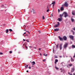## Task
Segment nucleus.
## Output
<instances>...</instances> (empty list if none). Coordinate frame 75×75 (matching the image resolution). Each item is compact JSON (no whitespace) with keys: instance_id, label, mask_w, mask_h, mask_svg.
Masks as SVG:
<instances>
[{"instance_id":"obj_1","label":"nucleus","mask_w":75,"mask_h":75,"mask_svg":"<svg viewBox=\"0 0 75 75\" xmlns=\"http://www.w3.org/2000/svg\"><path fill=\"white\" fill-rule=\"evenodd\" d=\"M63 14H64V17L65 18H67L68 16V13H67L66 12H64L63 13Z\"/></svg>"},{"instance_id":"obj_2","label":"nucleus","mask_w":75,"mask_h":75,"mask_svg":"<svg viewBox=\"0 0 75 75\" xmlns=\"http://www.w3.org/2000/svg\"><path fill=\"white\" fill-rule=\"evenodd\" d=\"M68 43H65L64 46H63V48L64 49H67V47H68Z\"/></svg>"},{"instance_id":"obj_3","label":"nucleus","mask_w":75,"mask_h":75,"mask_svg":"<svg viewBox=\"0 0 75 75\" xmlns=\"http://www.w3.org/2000/svg\"><path fill=\"white\" fill-rule=\"evenodd\" d=\"M64 6L65 7H68V3H67V2H65L64 3V4L62 5V6Z\"/></svg>"},{"instance_id":"obj_4","label":"nucleus","mask_w":75,"mask_h":75,"mask_svg":"<svg viewBox=\"0 0 75 75\" xmlns=\"http://www.w3.org/2000/svg\"><path fill=\"white\" fill-rule=\"evenodd\" d=\"M58 24L55 25L54 26V28H57V27H58L59 25V22H57Z\"/></svg>"},{"instance_id":"obj_5","label":"nucleus","mask_w":75,"mask_h":75,"mask_svg":"<svg viewBox=\"0 0 75 75\" xmlns=\"http://www.w3.org/2000/svg\"><path fill=\"white\" fill-rule=\"evenodd\" d=\"M69 37L71 39V40H74V36L72 35H70L69 36Z\"/></svg>"},{"instance_id":"obj_6","label":"nucleus","mask_w":75,"mask_h":75,"mask_svg":"<svg viewBox=\"0 0 75 75\" xmlns=\"http://www.w3.org/2000/svg\"><path fill=\"white\" fill-rule=\"evenodd\" d=\"M74 71H75V68H74V67L72 68H71V72H74Z\"/></svg>"},{"instance_id":"obj_7","label":"nucleus","mask_w":75,"mask_h":75,"mask_svg":"<svg viewBox=\"0 0 75 75\" xmlns=\"http://www.w3.org/2000/svg\"><path fill=\"white\" fill-rule=\"evenodd\" d=\"M62 45L61 44H60V45L59 46V48L60 49V50H61L62 49Z\"/></svg>"},{"instance_id":"obj_8","label":"nucleus","mask_w":75,"mask_h":75,"mask_svg":"<svg viewBox=\"0 0 75 75\" xmlns=\"http://www.w3.org/2000/svg\"><path fill=\"white\" fill-rule=\"evenodd\" d=\"M63 38L64 40H65V41H66L67 40V38L66 36H64L63 37Z\"/></svg>"},{"instance_id":"obj_9","label":"nucleus","mask_w":75,"mask_h":75,"mask_svg":"<svg viewBox=\"0 0 75 75\" xmlns=\"http://www.w3.org/2000/svg\"><path fill=\"white\" fill-rule=\"evenodd\" d=\"M58 38H59V40H60V41H63V40H64V39H63V38H61L60 36H59L58 37Z\"/></svg>"},{"instance_id":"obj_10","label":"nucleus","mask_w":75,"mask_h":75,"mask_svg":"<svg viewBox=\"0 0 75 75\" xmlns=\"http://www.w3.org/2000/svg\"><path fill=\"white\" fill-rule=\"evenodd\" d=\"M62 18H58L57 19V20H58L59 21L61 22V21H62Z\"/></svg>"},{"instance_id":"obj_11","label":"nucleus","mask_w":75,"mask_h":75,"mask_svg":"<svg viewBox=\"0 0 75 75\" xmlns=\"http://www.w3.org/2000/svg\"><path fill=\"white\" fill-rule=\"evenodd\" d=\"M35 11V9H34V8H32V9L30 10L31 13H33L34 11Z\"/></svg>"},{"instance_id":"obj_12","label":"nucleus","mask_w":75,"mask_h":75,"mask_svg":"<svg viewBox=\"0 0 75 75\" xmlns=\"http://www.w3.org/2000/svg\"><path fill=\"white\" fill-rule=\"evenodd\" d=\"M63 15L64 14H60L59 16V17H60L61 18H62V16H63Z\"/></svg>"},{"instance_id":"obj_13","label":"nucleus","mask_w":75,"mask_h":75,"mask_svg":"<svg viewBox=\"0 0 75 75\" xmlns=\"http://www.w3.org/2000/svg\"><path fill=\"white\" fill-rule=\"evenodd\" d=\"M59 30V28H56L54 29V31H58Z\"/></svg>"},{"instance_id":"obj_14","label":"nucleus","mask_w":75,"mask_h":75,"mask_svg":"<svg viewBox=\"0 0 75 75\" xmlns=\"http://www.w3.org/2000/svg\"><path fill=\"white\" fill-rule=\"evenodd\" d=\"M64 10V8L63 7H62L60 8V10L61 11H63Z\"/></svg>"},{"instance_id":"obj_15","label":"nucleus","mask_w":75,"mask_h":75,"mask_svg":"<svg viewBox=\"0 0 75 75\" xmlns=\"http://www.w3.org/2000/svg\"><path fill=\"white\" fill-rule=\"evenodd\" d=\"M32 64H33L32 65H35V62L34 61L33 62H32Z\"/></svg>"},{"instance_id":"obj_16","label":"nucleus","mask_w":75,"mask_h":75,"mask_svg":"<svg viewBox=\"0 0 75 75\" xmlns=\"http://www.w3.org/2000/svg\"><path fill=\"white\" fill-rule=\"evenodd\" d=\"M75 12L74 11H73L72 12V14H73V15H75Z\"/></svg>"},{"instance_id":"obj_17","label":"nucleus","mask_w":75,"mask_h":75,"mask_svg":"<svg viewBox=\"0 0 75 75\" xmlns=\"http://www.w3.org/2000/svg\"><path fill=\"white\" fill-rule=\"evenodd\" d=\"M6 33H8V30L6 29Z\"/></svg>"},{"instance_id":"obj_18","label":"nucleus","mask_w":75,"mask_h":75,"mask_svg":"<svg viewBox=\"0 0 75 75\" xmlns=\"http://www.w3.org/2000/svg\"><path fill=\"white\" fill-rule=\"evenodd\" d=\"M28 65H27V64L25 65V68L26 69H27V67H28Z\"/></svg>"},{"instance_id":"obj_19","label":"nucleus","mask_w":75,"mask_h":75,"mask_svg":"<svg viewBox=\"0 0 75 75\" xmlns=\"http://www.w3.org/2000/svg\"><path fill=\"white\" fill-rule=\"evenodd\" d=\"M55 1H53V4L52 5V7H54V5H55Z\"/></svg>"},{"instance_id":"obj_20","label":"nucleus","mask_w":75,"mask_h":75,"mask_svg":"<svg viewBox=\"0 0 75 75\" xmlns=\"http://www.w3.org/2000/svg\"><path fill=\"white\" fill-rule=\"evenodd\" d=\"M54 58H57L58 56L57 55H54Z\"/></svg>"},{"instance_id":"obj_21","label":"nucleus","mask_w":75,"mask_h":75,"mask_svg":"<svg viewBox=\"0 0 75 75\" xmlns=\"http://www.w3.org/2000/svg\"><path fill=\"white\" fill-rule=\"evenodd\" d=\"M71 61L72 62L74 61V59H72V57H71Z\"/></svg>"},{"instance_id":"obj_22","label":"nucleus","mask_w":75,"mask_h":75,"mask_svg":"<svg viewBox=\"0 0 75 75\" xmlns=\"http://www.w3.org/2000/svg\"><path fill=\"white\" fill-rule=\"evenodd\" d=\"M58 62V59H55V62Z\"/></svg>"},{"instance_id":"obj_23","label":"nucleus","mask_w":75,"mask_h":75,"mask_svg":"<svg viewBox=\"0 0 75 75\" xmlns=\"http://www.w3.org/2000/svg\"><path fill=\"white\" fill-rule=\"evenodd\" d=\"M4 5H2L1 6V8H4Z\"/></svg>"},{"instance_id":"obj_24","label":"nucleus","mask_w":75,"mask_h":75,"mask_svg":"<svg viewBox=\"0 0 75 75\" xmlns=\"http://www.w3.org/2000/svg\"><path fill=\"white\" fill-rule=\"evenodd\" d=\"M9 31L11 32V31H13V30H12V29H9Z\"/></svg>"},{"instance_id":"obj_25","label":"nucleus","mask_w":75,"mask_h":75,"mask_svg":"<svg viewBox=\"0 0 75 75\" xmlns=\"http://www.w3.org/2000/svg\"><path fill=\"white\" fill-rule=\"evenodd\" d=\"M25 45V47L26 50H27V49H28V47H27L26 46V45Z\"/></svg>"},{"instance_id":"obj_26","label":"nucleus","mask_w":75,"mask_h":75,"mask_svg":"<svg viewBox=\"0 0 75 75\" xmlns=\"http://www.w3.org/2000/svg\"><path fill=\"white\" fill-rule=\"evenodd\" d=\"M58 45H59V44H57V45H56V48H58Z\"/></svg>"},{"instance_id":"obj_27","label":"nucleus","mask_w":75,"mask_h":75,"mask_svg":"<svg viewBox=\"0 0 75 75\" xmlns=\"http://www.w3.org/2000/svg\"><path fill=\"white\" fill-rule=\"evenodd\" d=\"M55 69H57V70H58V69H59V68H58L57 67H55Z\"/></svg>"},{"instance_id":"obj_28","label":"nucleus","mask_w":75,"mask_h":75,"mask_svg":"<svg viewBox=\"0 0 75 75\" xmlns=\"http://www.w3.org/2000/svg\"><path fill=\"white\" fill-rule=\"evenodd\" d=\"M42 20H44L45 19V18L44 17V16H42Z\"/></svg>"},{"instance_id":"obj_29","label":"nucleus","mask_w":75,"mask_h":75,"mask_svg":"<svg viewBox=\"0 0 75 75\" xmlns=\"http://www.w3.org/2000/svg\"><path fill=\"white\" fill-rule=\"evenodd\" d=\"M71 20L72 22H74V19H73L71 18Z\"/></svg>"},{"instance_id":"obj_30","label":"nucleus","mask_w":75,"mask_h":75,"mask_svg":"<svg viewBox=\"0 0 75 75\" xmlns=\"http://www.w3.org/2000/svg\"><path fill=\"white\" fill-rule=\"evenodd\" d=\"M72 48H75V46L73 45H72Z\"/></svg>"},{"instance_id":"obj_31","label":"nucleus","mask_w":75,"mask_h":75,"mask_svg":"<svg viewBox=\"0 0 75 75\" xmlns=\"http://www.w3.org/2000/svg\"><path fill=\"white\" fill-rule=\"evenodd\" d=\"M69 65L70 66V67H72V64H69Z\"/></svg>"},{"instance_id":"obj_32","label":"nucleus","mask_w":75,"mask_h":75,"mask_svg":"<svg viewBox=\"0 0 75 75\" xmlns=\"http://www.w3.org/2000/svg\"><path fill=\"white\" fill-rule=\"evenodd\" d=\"M26 41L28 42H30V41H29L28 40V39L26 40Z\"/></svg>"},{"instance_id":"obj_33","label":"nucleus","mask_w":75,"mask_h":75,"mask_svg":"<svg viewBox=\"0 0 75 75\" xmlns=\"http://www.w3.org/2000/svg\"><path fill=\"white\" fill-rule=\"evenodd\" d=\"M53 53H54V47H53Z\"/></svg>"},{"instance_id":"obj_34","label":"nucleus","mask_w":75,"mask_h":75,"mask_svg":"<svg viewBox=\"0 0 75 75\" xmlns=\"http://www.w3.org/2000/svg\"><path fill=\"white\" fill-rule=\"evenodd\" d=\"M38 31L39 33L40 34H41V30H38Z\"/></svg>"},{"instance_id":"obj_35","label":"nucleus","mask_w":75,"mask_h":75,"mask_svg":"<svg viewBox=\"0 0 75 75\" xmlns=\"http://www.w3.org/2000/svg\"><path fill=\"white\" fill-rule=\"evenodd\" d=\"M33 14H35V11H33Z\"/></svg>"},{"instance_id":"obj_36","label":"nucleus","mask_w":75,"mask_h":75,"mask_svg":"<svg viewBox=\"0 0 75 75\" xmlns=\"http://www.w3.org/2000/svg\"><path fill=\"white\" fill-rule=\"evenodd\" d=\"M60 12V10H59V9H58V13H59Z\"/></svg>"},{"instance_id":"obj_37","label":"nucleus","mask_w":75,"mask_h":75,"mask_svg":"<svg viewBox=\"0 0 75 75\" xmlns=\"http://www.w3.org/2000/svg\"><path fill=\"white\" fill-rule=\"evenodd\" d=\"M9 53L10 54H11V53H12V51H10L9 52Z\"/></svg>"},{"instance_id":"obj_38","label":"nucleus","mask_w":75,"mask_h":75,"mask_svg":"<svg viewBox=\"0 0 75 75\" xmlns=\"http://www.w3.org/2000/svg\"><path fill=\"white\" fill-rule=\"evenodd\" d=\"M40 57H42V54L41 53H40Z\"/></svg>"},{"instance_id":"obj_39","label":"nucleus","mask_w":75,"mask_h":75,"mask_svg":"<svg viewBox=\"0 0 75 75\" xmlns=\"http://www.w3.org/2000/svg\"><path fill=\"white\" fill-rule=\"evenodd\" d=\"M26 32H28V33L29 34H30V32L28 31H27V30L25 31Z\"/></svg>"},{"instance_id":"obj_40","label":"nucleus","mask_w":75,"mask_h":75,"mask_svg":"<svg viewBox=\"0 0 75 75\" xmlns=\"http://www.w3.org/2000/svg\"><path fill=\"white\" fill-rule=\"evenodd\" d=\"M45 59L44 60H43V62H45Z\"/></svg>"},{"instance_id":"obj_41","label":"nucleus","mask_w":75,"mask_h":75,"mask_svg":"<svg viewBox=\"0 0 75 75\" xmlns=\"http://www.w3.org/2000/svg\"><path fill=\"white\" fill-rule=\"evenodd\" d=\"M60 70L61 71L62 70V68H60Z\"/></svg>"},{"instance_id":"obj_42","label":"nucleus","mask_w":75,"mask_h":75,"mask_svg":"<svg viewBox=\"0 0 75 75\" xmlns=\"http://www.w3.org/2000/svg\"><path fill=\"white\" fill-rule=\"evenodd\" d=\"M47 12H48V11H49V9H47Z\"/></svg>"},{"instance_id":"obj_43","label":"nucleus","mask_w":75,"mask_h":75,"mask_svg":"<svg viewBox=\"0 0 75 75\" xmlns=\"http://www.w3.org/2000/svg\"><path fill=\"white\" fill-rule=\"evenodd\" d=\"M3 54V53L1 52L0 53V55H2Z\"/></svg>"},{"instance_id":"obj_44","label":"nucleus","mask_w":75,"mask_h":75,"mask_svg":"<svg viewBox=\"0 0 75 75\" xmlns=\"http://www.w3.org/2000/svg\"><path fill=\"white\" fill-rule=\"evenodd\" d=\"M47 55H48V54H45V57H47Z\"/></svg>"},{"instance_id":"obj_45","label":"nucleus","mask_w":75,"mask_h":75,"mask_svg":"<svg viewBox=\"0 0 75 75\" xmlns=\"http://www.w3.org/2000/svg\"><path fill=\"white\" fill-rule=\"evenodd\" d=\"M28 68H29V69H31V67H28Z\"/></svg>"},{"instance_id":"obj_46","label":"nucleus","mask_w":75,"mask_h":75,"mask_svg":"<svg viewBox=\"0 0 75 75\" xmlns=\"http://www.w3.org/2000/svg\"><path fill=\"white\" fill-rule=\"evenodd\" d=\"M3 25L4 26H5V25H6V24H3Z\"/></svg>"},{"instance_id":"obj_47","label":"nucleus","mask_w":75,"mask_h":75,"mask_svg":"<svg viewBox=\"0 0 75 75\" xmlns=\"http://www.w3.org/2000/svg\"><path fill=\"white\" fill-rule=\"evenodd\" d=\"M73 30H75V28H73Z\"/></svg>"},{"instance_id":"obj_48","label":"nucleus","mask_w":75,"mask_h":75,"mask_svg":"<svg viewBox=\"0 0 75 75\" xmlns=\"http://www.w3.org/2000/svg\"><path fill=\"white\" fill-rule=\"evenodd\" d=\"M52 4H54V1L52 3Z\"/></svg>"},{"instance_id":"obj_49","label":"nucleus","mask_w":75,"mask_h":75,"mask_svg":"<svg viewBox=\"0 0 75 75\" xmlns=\"http://www.w3.org/2000/svg\"><path fill=\"white\" fill-rule=\"evenodd\" d=\"M75 54H74V56H73V58H75Z\"/></svg>"},{"instance_id":"obj_50","label":"nucleus","mask_w":75,"mask_h":75,"mask_svg":"<svg viewBox=\"0 0 75 75\" xmlns=\"http://www.w3.org/2000/svg\"><path fill=\"white\" fill-rule=\"evenodd\" d=\"M23 41H25V39H23Z\"/></svg>"},{"instance_id":"obj_51","label":"nucleus","mask_w":75,"mask_h":75,"mask_svg":"<svg viewBox=\"0 0 75 75\" xmlns=\"http://www.w3.org/2000/svg\"><path fill=\"white\" fill-rule=\"evenodd\" d=\"M72 32H73V35H74V31H72Z\"/></svg>"},{"instance_id":"obj_52","label":"nucleus","mask_w":75,"mask_h":75,"mask_svg":"<svg viewBox=\"0 0 75 75\" xmlns=\"http://www.w3.org/2000/svg\"><path fill=\"white\" fill-rule=\"evenodd\" d=\"M63 72V70H62L61 71V72Z\"/></svg>"},{"instance_id":"obj_53","label":"nucleus","mask_w":75,"mask_h":75,"mask_svg":"<svg viewBox=\"0 0 75 75\" xmlns=\"http://www.w3.org/2000/svg\"><path fill=\"white\" fill-rule=\"evenodd\" d=\"M57 62H54V63H55V64H57Z\"/></svg>"},{"instance_id":"obj_54","label":"nucleus","mask_w":75,"mask_h":75,"mask_svg":"<svg viewBox=\"0 0 75 75\" xmlns=\"http://www.w3.org/2000/svg\"><path fill=\"white\" fill-rule=\"evenodd\" d=\"M51 16L52 17L53 16V15H52V14H51Z\"/></svg>"},{"instance_id":"obj_55","label":"nucleus","mask_w":75,"mask_h":75,"mask_svg":"<svg viewBox=\"0 0 75 75\" xmlns=\"http://www.w3.org/2000/svg\"><path fill=\"white\" fill-rule=\"evenodd\" d=\"M59 57V58H62V56H60Z\"/></svg>"},{"instance_id":"obj_56","label":"nucleus","mask_w":75,"mask_h":75,"mask_svg":"<svg viewBox=\"0 0 75 75\" xmlns=\"http://www.w3.org/2000/svg\"><path fill=\"white\" fill-rule=\"evenodd\" d=\"M43 55L44 56H45V54H44Z\"/></svg>"},{"instance_id":"obj_57","label":"nucleus","mask_w":75,"mask_h":75,"mask_svg":"<svg viewBox=\"0 0 75 75\" xmlns=\"http://www.w3.org/2000/svg\"><path fill=\"white\" fill-rule=\"evenodd\" d=\"M68 74H69V75H70V74H70V73H68Z\"/></svg>"},{"instance_id":"obj_58","label":"nucleus","mask_w":75,"mask_h":75,"mask_svg":"<svg viewBox=\"0 0 75 75\" xmlns=\"http://www.w3.org/2000/svg\"><path fill=\"white\" fill-rule=\"evenodd\" d=\"M27 72H28V70H27L26 71Z\"/></svg>"},{"instance_id":"obj_59","label":"nucleus","mask_w":75,"mask_h":75,"mask_svg":"<svg viewBox=\"0 0 75 75\" xmlns=\"http://www.w3.org/2000/svg\"><path fill=\"white\" fill-rule=\"evenodd\" d=\"M1 33V34L3 35V33L2 32V33Z\"/></svg>"},{"instance_id":"obj_60","label":"nucleus","mask_w":75,"mask_h":75,"mask_svg":"<svg viewBox=\"0 0 75 75\" xmlns=\"http://www.w3.org/2000/svg\"><path fill=\"white\" fill-rule=\"evenodd\" d=\"M51 5H52V4H50V6H51Z\"/></svg>"},{"instance_id":"obj_61","label":"nucleus","mask_w":75,"mask_h":75,"mask_svg":"<svg viewBox=\"0 0 75 75\" xmlns=\"http://www.w3.org/2000/svg\"><path fill=\"white\" fill-rule=\"evenodd\" d=\"M30 47V48H32V47H31V46H30V47Z\"/></svg>"},{"instance_id":"obj_62","label":"nucleus","mask_w":75,"mask_h":75,"mask_svg":"<svg viewBox=\"0 0 75 75\" xmlns=\"http://www.w3.org/2000/svg\"><path fill=\"white\" fill-rule=\"evenodd\" d=\"M23 34H26V32H25V33H24Z\"/></svg>"},{"instance_id":"obj_63","label":"nucleus","mask_w":75,"mask_h":75,"mask_svg":"<svg viewBox=\"0 0 75 75\" xmlns=\"http://www.w3.org/2000/svg\"><path fill=\"white\" fill-rule=\"evenodd\" d=\"M47 8L48 9H49V8H48V7H47Z\"/></svg>"},{"instance_id":"obj_64","label":"nucleus","mask_w":75,"mask_h":75,"mask_svg":"<svg viewBox=\"0 0 75 75\" xmlns=\"http://www.w3.org/2000/svg\"><path fill=\"white\" fill-rule=\"evenodd\" d=\"M70 75H72V74H70Z\"/></svg>"}]
</instances>
